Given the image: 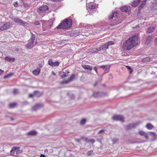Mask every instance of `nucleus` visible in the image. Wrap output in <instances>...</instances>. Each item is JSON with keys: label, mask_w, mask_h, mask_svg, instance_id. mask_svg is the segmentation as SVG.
Returning <instances> with one entry per match:
<instances>
[{"label": "nucleus", "mask_w": 157, "mask_h": 157, "mask_svg": "<svg viewBox=\"0 0 157 157\" xmlns=\"http://www.w3.org/2000/svg\"><path fill=\"white\" fill-rule=\"evenodd\" d=\"M140 40L139 35L138 34L133 35L132 37L126 40L123 44V48L125 51H129L139 43Z\"/></svg>", "instance_id": "f257e3e1"}, {"label": "nucleus", "mask_w": 157, "mask_h": 157, "mask_svg": "<svg viewBox=\"0 0 157 157\" xmlns=\"http://www.w3.org/2000/svg\"><path fill=\"white\" fill-rule=\"evenodd\" d=\"M72 21L71 18H66L63 20L57 27L58 29H67L71 28L72 25Z\"/></svg>", "instance_id": "f03ea898"}, {"label": "nucleus", "mask_w": 157, "mask_h": 157, "mask_svg": "<svg viewBox=\"0 0 157 157\" xmlns=\"http://www.w3.org/2000/svg\"><path fill=\"white\" fill-rule=\"evenodd\" d=\"M108 48L109 47H107L104 44V45H101L100 47L93 48L92 51L94 52H99V53H104L106 49Z\"/></svg>", "instance_id": "7ed1b4c3"}, {"label": "nucleus", "mask_w": 157, "mask_h": 157, "mask_svg": "<svg viewBox=\"0 0 157 157\" xmlns=\"http://www.w3.org/2000/svg\"><path fill=\"white\" fill-rule=\"evenodd\" d=\"M141 123V121H138L136 123H129L128 124L124 126V129L126 130H131L132 128H135Z\"/></svg>", "instance_id": "20e7f679"}, {"label": "nucleus", "mask_w": 157, "mask_h": 157, "mask_svg": "<svg viewBox=\"0 0 157 157\" xmlns=\"http://www.w3.org/2000/svg\"><path fill=\"white\" fill-rule=\"evenodd\" d=\"M118 14L119 13H117L116 12H113L109 16V18L111 21H112V20L113 21H115L114 22L116 23L117 24H118L121 22V21L118 22V18L117 17Z\"/></svg>", "instance_id": "39448f33"}, {"label": "nucleus", "mask_w": 157, "mask_h": 157, "mask_svg": "<svg viewBox=\"0 0 157 157\" xmlns=\"http://www.w3.org/2000/svg\"><path fill=\"white\" fill-rule=\"evenodd\" d=\"M35 40V35L32 34L30 39L28 40L27 44L25 45V46L27 49H30L33 46V44Z\"/></svg>", "instance_id": "423d86ee"}, {"label": "nucleus", "mask_w": 157, "mask_h": 157, "mask_svg": "<svg viewBox=\"0 0 157 157\" xmlns=\"http://www.w3.org/2000/svg\"><path fill=\"white\" fill-rule=\"evenodd\" d=\"M75 75L74 74L71 75L70 78L67 80L64 81L60 82L61 84L63 85L64 84H67L73 81L75 79Z\"/></svg>", "instance_id": "0eeeda50"}, {"label": "nucleus", "mask_w": 157, "mask_h": 157, "mask_svg": "<svg viewBox=\"0 0 157 157\" xmlns=\"http://www.w3.org/2000/svg\"><path fill=\"white\" fill-rule=\"evenodd\" d=\"M112 119L113 120L119 121L122 122H123L124 121V117L121 115H115L112 117Z\"/></svg>", "instance_id": "6e6552de"}, {"label": "nucleus", "mask_w": 157, "mask_h": 157, "mask_svg": "<svg viewBox=\"0 0 157 157\" xmlns=\"http://www.w3.org/2000/svg\"><path fill=\"white\" fill-rule=\"evenodd\" d=\"M48 10V7L47 5H44L38 8L37 11L40 13H42Z\"/></svg>", "instance_id": "1a4fd4ad"}, {"label": "nucleus", "mask_w": 157, "mask_h": 157, "mask_svg": "<svg viewBox=\"0 0 157 157\" xmlns=\"http://www.w3.org/2000/svg\"><path fill=\"white\" fill-rule=\"evenodd\" d=\"M10 23L9 22H7L3 25L0 28V30L3 31L9 29L10 26Z\"/></svg>", "instance_id": "9d476101"}, {"label": "nucleus", "mask_w": 157, "mask_h": 157, "mask_svg": "<svg viewBox=\"0 0 157 157\" xmlns=\"http://www.w3.org/2000/svg\"><path fill=\"white\" fill-rule=\"evenodd\" d=\"M44 106V105L42 103H38L35 105L33 107V109L34 111H36L37 109Z\"/></svg>", "instance_id": "9b49d317"}, {"label": "nucleus", "mask_w": 157, "mask_h": 157, "mask_svg": "<svg viewBox=\"0 0 157 157\" xmlns=\"http://www.w3.org/2000/svg\"><path fill=\"white\" fill-rule=\"evenodd\" d=\"M120 9L122 12H126L128 15H129L130 14V11L128 7L125 6H123L121 7Z\"/></svg>", "instance_id": "f8f14e48"}, {"label": "nucleus", "mask_w": 157, "mask_h": 157, "mask_svg": "<svg viewBox=\"0 0 157 157\" xmlns=\"http://www.w3.org/2000/svg\"><path fill=\"white\" fill-rule=\"evenodd\" d=\"M152 40V36L150 35L148 36L146 38L145 40V44L147 45L150 44Z\"/></svg>", "instance_id": "ddd939ff"}, {"label": "nucleus", "mask_w": 157, "mask_h": 157, "mask_svg": "<svg viewBox=\"0 0 157 157\" xmlns=\"http://www.w3.org/2000/svg\"><path fill=\"white\" fill-rule=\"evenodd\" d=\"M19 148V147H13L12 148L11 150L10 151L11 155H13L12 153V152H16L17 154H19V153L18 152V151H17V150H18Z\"/></svg>", "instance_id": "4468645a"}, {"label": "nucleus", "mask_w": 157, "mask_h": 157, "mask_svg": "<svg viewBox=\"0 0 157 157\" xmlns=\"http://www.w3.org/2000/svg\"><path fill=\"white\" fill-rule=\"evenodd\" d=\"M85 140L86 142H90V143L91 144H93L95 142V140L94 139H90L86 137L85 138Z\"/></svg>", "instance_id": "2eb2a0df"}, {"label": "nucleus", "mask_w": 157, "mask_h": 157, "mask_svg": "<svg viewBox=\"0 0 157 157\" xmlns=\"http://www.w3.org/2000/svg\"><path fill=\"white\" fill-rule=\"evenodd\" d=\"M5 59L8 62H14L15 59L14 58H11L8 56H6L5 58Z\"/></svg>", "instance_id": "dca6fc26"}, {"label": "nucleus", "mask_w": 157, "mask_h": 157, "mask_svg": "<svg viewBox=\"0 0 157 157\" xmlns=\"http://www.w3.org/2000/svg\"><path fill=\"white\" fill-rule=\"evenodd\" d=\"M140 2V0H138L137 1H134L132 4V6L133 7H135Z\"/></svg>", "instance_id": "f3484780"}, {"label": "nucleus", "mask_w": 157, "mask_h": 157, "mask_svg": "<svg viewBox=\"0 0 157 157\" xmlns=\"http://www.w3.org/2000/svg\"><path fill=\"white\" fill-rule=\"evenodd\" d=\"M87 7L90 9H93L95 8V6L92 3H90L87 5Z\"/></svg>", "instance_id": "a211bd4d"}, {"label": "nucleus", "mask_w": 157, "mask_h": 157, "mask_svg": "<svg viewBox=\"0 0 157 157\" xmlns=\"http://www.w3.org/2000/svg\"><path fill=\"white\" fill-rule=\"evenodd\" d=\"M40 71V68H37L34 70L33 72V73L35 75H37L39 74Z\"/></svg>", "instance_id": "6ab92c4d"}, {"label": "nucleus", "mask_w": 157, "mask_h": 157, "mask_svg": "<svg viewBox=\"0 0 157 157\" xmlns=\"http://www.w3.org/2000/svg\"><path fill=\"white\" fill-rule=\"evenodd\" d=\"M82 67L86 70H91L92 69V67L89 65H82Z\"/></svg>", "instance_id": "aec40b11"}, {"label": "nucleus", "mask_w": 157, "mask_h": 157, "mask_svg": "<svg viewBox=\"0 0 157 157\" xmlns=\"http://www.w3.org/2000/svg\"><path fill=\"white\" fill-rule=\"evenodd\" d=\"M37 132L36 131H32L29 132L27 135H31V136H35L37 135Z\"/></svg>", "instance_id": "412c9836"}, {"label": "nucleus", "mask_w": 157, "mask_h": 157, "mask_svg": "<svg viewBox=\"0 0 157 157\" xmlns=\"http://www.w3.org/2000/svg\"><path fill=\"white\" fill-rule=\"evenodd\" d=\"M151 59L150 57H146L143 59L142 60V62L144 63H146L151 61Z\"/></svg>", "instance_id": "4be33fe9"}, {"label": "nucleus", "mask_w": 157, "mask_h": 157, "mask_svg": "<svg viewBox=\"0 0 157 157\" xmlns=\"http://www.w3.org/2000/svg\"><path fill=\"white\" fill-rule=\"evenodd\" d=\"M146 128L149 130L152 129L153 128V126L151 123H147L146 126Z\"/></svg>", "instance_id": "5701e85b"}, {"label": "nucleus", "mask_w": 157, "mask_h": 157, "mask_svg": "<svg viewBox=\"0 0 157 157\" xmlns=\"http://www.w3.org/2000/svg\"><path fill=\"white\" fill-rule=\"evenodd\" d=\"M34 95L36 97H40L41 95V94L39 91H36L34 92Z\"/></svg>", "instance_id": "b1692460"}, {"label": "nucleus", "mask_w": 157, "mask_h": 157, "mask_svg": "<svg viewBox=\"0 0 157 157\" xmlns=\"http://www.w3.org/2000/svg\"><path fill=\"white\" fill-rule=\"evenodd\" d=\"M155 29V28L154 27H150L148 28L147 30V32L149 33H151V32H153Z\"/></svg>", "instance_id": "393cba45"}, {"label": "nucleus", "mask_w": 157, "mask_h": 157, "mask_svg": "<svg viewBox=\"0 0 157 157\" xmlns=\"http://www.w3.org/2000/svg\"><path fill=\"white\" fill-rule=\"evenodd\" d=\"M114 44V42L113 41H110L107 42L105 44L106 45V46L107 47H108L109 46H110L111 45H113Z\"/></svg>", "instance_id": "a878e982"}, {"label": "nucleus", "mask_w": 157, "mask_h": 157, "mask_svg": "<svg viewBox=\"0 0 157 157\" xmlns=\"http://www.w3.org/2000/svg\"><path fill=\"white\" fill-rule=\"evenodd\" d=\"M13 21L15 22L20 24L21 20L18 18H14L13 19Z\"/></svg>", "instance_id": "bb28decb"}, {"label": "nucleus", "mask_w": 157, "mask_h": 157, "mask_svg": "<svg viewBox=\"0 0 157 157\" xmlns=\"http://www.w3.org/2000/svg\"><path fill=\"white\" fill-rule=\"evenodd\" d=\"M16 105V103L15 102L10 103L9 104V107L10 108L15 107Z\"/></svg>", "instance_id": "cd10ccee"}, {"label": "nucleus", "mask_w": 157, "mask_h": 157, "mask_svg": "<svg viewBox=\"0 0 157 157\" xmlns=\"http://www.w3.org/2000/svg\"><path fill=\"white\" fill-rule=\"evenodd\" d=\"M20 24L24 26H27L28 24L26 22L23 21L21 20Z\"/></svg>", "instance_id": "c85d7f7f"}, {"label": "nucleus", "mask_w": 157, "mask_h": 157, "mask_svg": "<svg viewBox=\"0 0 157 157\" xmlns=\"http://www.w3.org/2000/svg\"><path fill=\"white\" fill-rule=\"evenodd\" d=\"M94 155V153H93V151L92 150L89 151L87 153V155L88 156H90L91 155Z\"/></svg>", "instance_id": "c756f323"}, {"label": "nucleus", "mask_w": 157, "mask_h": 157, "mask_svg": "<svg viewBox=\"0 0 157 157\" xmlns=\"http://www.w3.org/2000/svg\"><path fill=\"white\" fill-rule=\"evenodd\" d=\"M86 121V120L85 119H82L80 122V124L81 125L84 124H85Z\"/></svg>", "instance_id": "7c9ffc66"}, {"label": "nucleus", "mask_w": 157, "mask_h": 157, "mask_svg": "<svg viewBox=\"0 0 157 157\" xmlns=\"http://www.w3.org/2000/svg\"><path fill=\"white\" fill-rule=\"evenodd\" d=\"M59 64V63L58 61H56L55 62H53V63L52 66L55 67L58 66Z\"/></svg>", "instance_id": "2f4dec72"}, {"label": "nucleus", "mask_w": 157, "mask_h": 157, "mask_svg": "<svg viewBox=\"0 0 157 157\" xmlns=\"http://www.w3.org/2000/svg\"><path fill=\"white\" fill-rule=\"evenodd\" d=\"M13 93L15 95L19 93L18 90L17 89H14L13 90Z\"/></svg>", "instance_id": "473e14b6"}, {"label": "nucleus", "mask_w": 157, "mask_h": 157, "mask_svg": "<svg viewBox=\"0 0 157 157\" xmlns=\"http://www.w3.org/2000/svg\"><path fill=\"white\" fill-rule=\"evenodd\" d=\"M40 21H36L33 22V24L35 25H39L40 24Z\"/></svg>", "instance_id": "72a5a7b5"}, {"label": "nucleus", "mask_w": 157, "mask_h": 157, "mask_svg": "<svg viewBox=\"0 0 157 157\" xmlns=\"http://www.w3.org/2000/svg\"><path fill=\"white\" fill-rule=\"evenodd\" d=\"M53 62L52 60V59H50L48 60V64L49 65H50L52 66V65L53 63Z\"/></svg>", "instance_id": "f704fd0d"}, {"label": "nucleus", "mask_w": 157, "mask_h": 157, "mask_svg": "<svg viewBox=\"0 0 157 157\" xmlns=\"http://www.w3.org/2000/svg\"><path fill=\"white\" fill-rule=\"evenodd\" d=\"M149 133L150 136H152L154 137H156V135L155 133L152 132H149Z\"/></svg>", "instance_id": "c9c22d12"}, {"label": "nucleus", "mask_w": 157, "mask_h": 157, "mask_svg": "<svg viewBox=\"0 0 157 157\" xmlns=\"http://www.w3.org/2000/svg\"><path fill=\"white\" fill-rule=\"evenodd\" d=\"M146 132H144L143 131H140L139 132V135H140V136H144V134Z\"/></svg>", "instance_id": "e433bc0d"}, {"label": "nucleus", "mask_w": 157, "mask_h": 157, "mask_svg": "<svg viewBox=\"0 0 157 157\" xmlns=\"http://www.w3.org/2000/svg\"><path fill=\"white\" fill-rule=\"evenodd\" d=\"M118 141V140L117 138H114L112 140L113 144H115L116 142Z\"/></svg>", "instance_id": "4c0bfd02"}, {"label": "nucleus", "mask_w": 157, "mask_h": 157, "mask_svg": "<svg viewBox=\"0 0 157 157\" xmlns=\"http://www.w3.org/2000/svg\"><path fill=\"white\" fill-rule=\"evenodd\" d=\"M99 92H95L94 93L93 96L94 97H97L99 95Z\"/></svg>", "instance_id": "58836bf2"}, {"label": "nucleus", "mask_w": 157, "mask_h": 157, "mask_svg": "<svg viewBox=\"0 0 157 157\" xmlns=\"http://www.w3.org/2000/svg\"><path fill=\"white\" fill-rule=\"evenodd\" d=\"M63 73V74L61 75V77L62 78H64L66 77L67 75H66L64 72H63L62 74Z\"/></svg>", "instance_id": "ea45409f"}, {"label": "nucleus", "mask_w": 157, "mask_h": 157, "mask_svg": "<svg viewBox=\"0 0 157 157\" xmlns=\"http://www.w3.org/2000/svg\"><path fill=\"white\" fill-rule=\"evenodd\" d=\"M144 6V5H143V3H142L139 6V7H138V10L139 11H140V10H141L142 8Z\"/></svg>", "instance_id": "a19ab883"}, {"label": "nucleus", "mask_w": 157, "mask_h": 157, "mask_svg": "<svg viewBox=\"0 0 157 157\" xmlns=\"http://www.w3.org/2000/svg\"><path fill=\"white\" fill-rule=\"evenodd\" d=\"M126 67L128 70L130 71V73H132V72L133 70L131 68V67L129 66H126Z\"/></svg>", "instance_id": "79ce46f5"}, {"label": "nucleus", "mask_w": 157, "mask_h": 157, "mask_svg": "<svg viewBox=\"0 0 157 157\" xmlns=\"http://www.w3.org/2000/svg\"><path fill=\"white\" fill-rule=\"evenodd\" d=\"M24 7L25 8H28L29 7L30 5L27 3H24Z\"/></svg>", "instance_id": "37998d69"}, {"label": "nucleus", "mask_w": 157, "mask_h": 157, "mask_svg": "<svg viewBox=\"0 0 157 157\" xmlns=\"http://www.w3.org/2000/svg\"><path fill=\"white\" fill-rule=\"evenodd\" d=\"M144 136L145 137V138L147 139H149L148 135L147 133H145L144 135Z\"/></svg>", "instance_id": "c03bdc74"}, {"label": "nucleus", "mask_w": 157, "mask_h": 157, "mask_svg": "<svg viewBox=\"0 0 157 157\" xmlns=\"http://www.w3.org/2000/svg\"><path fill=\"white\" fill-rule=\"evenodd\" d=\"M105 132L104 130H100L98 133V134H101L103 133H104Z\"/></svg>", "instance_id": "a18cd8bd"}, {"label": "nucleus", "mask_w": 157, "mask_h": 157, "mask_svg": "<svg viewBox=\"0 0 157 157\" xmlns=\"http://www.w3.org/2000/svg\"><path fill=\"white\" fill-rule=\"evenodd\" d=\"M12 74H8L7 75H6L5 76L4 78H8L12 75Z\"/></svg>", "instance_id": "49530a36"}, {"label": "nucleus", "mask_w": 157, "mask_h": 157, "mask_svg": "<svg viewBox=\"0 0 157 157\" xmlns=\"http://www.w3.org/2000/svg\"><path fill=\"white\" fill-rule=\"evenodd\" d=\"M42 28H43V31L47 30L49 28L48 27H43V26H42Z\"/></svg>", "instance_id": "de8ad7c7"}, {"label": "nucleus", "mask_w": 157, "mask_h": 157, "mask_svg": "<svg viewBox=\"0 0 157 157\" xmlns=\"http://www.w3.org/2000/svg\"><path fill=\"white\" fill-rule=\"evenodd\" d=\"M13 6L15 7H17L18 6V4L17 2H14L13 3Z\"/></svg>", "instance_id": "09e8293b"}, {"label": "nucleus", "mask_w": 157, "mask_h": 157, "mask_svg": "<svg viewBox=\"0 0 157 157\" xmlns=\"http://www.w3.org/2000/svg\"><path fill=\"white\" fill-rule=\"evenodd\" d=\"M75 141H77L78 142H80V140L79 139H77V138H75Z\"/></svg>", "instance_id": "8fccbe9b"}, {"label": "nucleus", "mask_w": 157, "mask_h": 157, "mask_svg": "<svg viewBox=\"0 0 157 157\" xmlns=\"http://www.w3.org/2000/svg\"><path fill=\"white\" fill-rule=\"evenodd\" d=\"M86 25V24H83L82 23H80V26H81V27H82V26H85Z\"/></svg>", "instance_id": "3c124183"}, {"label": "nucleus", "mask_w": 157, "mask_h": 157, "mask_svg": "<svg viewBox=\"0 0 157 157\" xmlns=\"http://www.w3.org/2000/svg\"><path fill=\"white\" fill-rule=\"evenodd\" d=\"M33 96H34V94H29V97H30V98H32Z\"/></svg>", "instance_id": "603ef678"}, {"label": "nucleus", "mask_w": 157, "mask_h": 157, "mask_svg": "<svg viewBox=\"0 0 157 157\" xmlns=\"http://www.w3.org/2000/svg\"><path fill=\"white\" fill-rule=\"evenodd\" d=\"M106 71H108L109 69V67L107 66L105 67V68Z\"/></svg>", "instance_id": "864d4df0"}, {"label": "nucleus", "mask_w": 157, "mask_h": 157, "mask_svg": "<svg viewBox=\"0 0 157 157\" xmlns=\"http://www.w3.org/2000/svg\"><path fill=\"white\" fill-rule=\"evenodd\" d=\"M40 21L42 22L43 25L45 23V21L44 20H41Z\"/></svg>", "instance_id": "5fc2aeb1"}, {"label": "nucleus", "mask_w": 157, "mask_h": 157, "mask_svg": "<svg viewBox=\"0 0 157 157\" xmlns=\"http://www.w3.org/2000/svg\"><path fill=\"white\" fill-rule=\"evenodd\" d=\"M94 70L97 73V67H94Z\"/></svg>", "instance_id": "6e6d98bb"}, {"label": "nucleus", "mask_w": 157, "mask_h": 157, "mask_svg": "<svg viewBox=\"0 0 157 157\" xmlns=\"http://www.w3.org/2000/svg\"><path fill=\"white\" fill-rule=\"evenodd\" d=\"M106 66H107L103 65V66H101V67H100V68H103V69H105V67H106Z\"/></svg>", "instance_id": "4d7b16f0"}, {"label": "nucleus", "mask_w": 157, "mask_h": 157, "mask_svg": "<svg viewBox=\"0 0 157 157\" xmlns=\"http://www.w3.org/2000/svg\"><path fill=\"white\" fill-rule=\"evenodd\" d=\"M98 83V82H95V83L94 84V87L96 86H97V85Z\"/></svg>", "instance_id": "13d9d810"}, {"label": "nucleus", "mask_w": 157, "mask_h": 157, "mask_svg": "<svg viewBox=\"0 0 157 157\" xmlns=\"http://www.w3.org/2000/svg\"><path fill=\"white\" fill-rule=\"evenodd\" d=\"M155 44L157 45V37L155 40Z\"/></svg>", "instance_id": "bf43d9fd"}, {"label": "nucleus", "mask_w": 157, "mask_h": 157, "mask_svg": "<svg viewBox=\"0 0 157 157\" xmlns=\"http://www.w3.org/2000/svg\"><path fill=\"white\" fill-rule=\"evenodd\" d=\"M73 17V14H72L68 18H72Z\"/></svg>", "instance_id": "052dcab7"}, {"label": "nucleus", "mask_w": 157, "mask_h": 157, "mask_svg": "<svg viewBox=\"0 0 157 157\" xmlns=\"http://www.w3.org/2000/svg\"><path fill=\"white\" fill-rule=\"evenodd\" d=\"M40 157H46L45 156L44 154H41L40 155Z\"/></svg>", "instance_id": "680f3d73"}, {"label": "nucleus", "mask_w": 157, "mask_h": 157, "mask_svg": "<svg viewBox=\"0 0 157 157\" xmlns=\"http://www.w3.org/2000/svg\"><path fill=\"white\" fill-rule=\"evenodd\" d=\"M39 68H40H40H41L42 67V65L41 64H39Z\"/></svg>", "instance_id": "e2e57ef3"}, {"label": "nucleus", "mask_w": 157, "mask_h": 157, "mask_svg": "<svg viewBox=\"0 0 157 157\" xmlns=\"http://www.w3.org/2000/svg\"><path fill=\"white\" fill-rule=\"evenodd\" d=\"M66 74H68L69 73V72L67 71H66L65 72H64Z\"/></svg>", "instance_id": "0e129e2a"}, {"label": "nucleus", "mask_w": 157, "mask_h": 157, "mask_svg": "<svg viewBox=\"0 0 157 157\" xmlns=\"http://www.w3.org/2000/svg\"><path fill=\"white\" fill-rule=\"evenodd\" d=\"M3 72V71H2L0 69V75L2 74V73Z\"/></svg>", "instance_id": "69168bd1"}, {"label": "nucleus", "mask_w": 157, "mask_h": 157, "mask_svg": "<svg viewBox=\"0 0 157 157\" xmlns=\"http://www.w3.org/2000/svg\"><path fill=\"white\" fill-rule=\"evenodd\" d=\"M52 75H56V74L53 71L52 72Z\"/></svg>", "instance_id": "338daca9"}, {"label": "nucleus", "mask_w": 157, "mask_h": 157, "mask_svg": "<svg viewBox=\"0 0 157 157\" xmlns=\"http://www.w3.org/2000/svg\"><path fill=\"white\" fill-rule=\"evenodd\" d=\"M10 119H11V120L12 121H13L14 120V119L12 117H10Z\"/></svg>", "instance_id": "774afa93"}]
</instances>
